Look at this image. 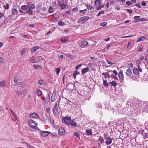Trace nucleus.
<instances>
[{
	"instance_id": "40",
	"label": "nucleus",
	"mask_w": 148,
	"mask_h": 148,
	"mask_svg": "<svg viewBox=\"0 0 148 148\" xmlns=\"http://www.w3.org/2000/svg\"><path fill=\"white\" fill-rule=\"evenodd\" d=\"M10 112L14 116V117H16V115L15 113V112L13 111L12 110H11Z\"/></svg>"
},
{
	"instance_id": "61",
	"label": "nucleus",
	"mask_w": 148,
	"mask_h": 148,
	"mask_svg": "<svg viewBox=\"0 0 148 148\" xmlns=\"http://www.w3.org/2000/svg\"><path fill=\"white\" fill-rule=\"evenodd\" d=\"M73 12H76L78 11V9L77 8H73Z\"/></svg>"
},
{
	"instance_id": "11",
	"label": "nucleus",
	"mask_w": 148,
	"mask_h": 148,
	"mask_svg": "<svg viewBox=\"0 0 148 148\" xmlns=\"http://www.w3.org/2000/svg\"><path fill=\"white\" fill-rule=\"evenodd\" d=\"M69 124L74 127H76L77 125V123L74 120H72L70 121Z\"/></svg>"
},
{
	"instance_id": "7",
	"label": "nucleus",
	"mask_w": 148,
	"mask_h": 148,
	"mask_svg": "<svg viewBox=\"0 0 148 148\" xmlns=\"http://www.w3.org/2000/svg\"><path fill=\"white\" fill-rule=\"evenodd\" d=\"M58 132L59 134L61 136L63 135L65 133L64 129L62 127L59 128Z\"/></svg>"
},
{
	"instance_id": "55",
	"label": "nucleus",
	"mask_w": 148,
	"mask_h": 148,
	"mask_svg": "<svg viewBox=\"0 0 148 148\" xmlns=\"http://www.w3.org/2000/svg\"><path fill=\"white\" fill-rule=\"evenodd\" d=\"M4 8L5 9H8L9 8V5L8 3H7L5 5H4Z\"/></svg>"
},
{
	"instance_id": "24",
	"label": "nucleus",
	"mask_w": 148,
	"mask_h": 148,
	"mask_svg": "<svg viewBox=\"0 0 148 148\" xmlns=\"http://www.w3.org/2000/svg\"><path fill=\"white\" fill-rule=\"evenodd\" d=\"M79 73H80L79 71H75L73 73V77L75 79L76 78V75L78 74H79Z\"/></svg>"
},
{
	"instance_id": "22",
	"label": "nucleus",
	"mask_w": 148,
	"mask_h": 148,
	"mask_svg": "<svg viewBox=\"0 0 148 148\" xmlns=\"http://www.w3.org/2000/svg\"><path fill=\"white\" fill-rule=\"evenodd\" d=\"M68 38V36L62 37L60 40V41L62 42H65L67 41Z\"/></svg>"
},
{
	"instance_id": "18",
	"label": "nucleus",
	"mask_w": 148,
	"mask_h": 148,
	"mask_svg": "<svg viewBox=\"0 0 148 148\" xmlns=\"http://www.w3.org/2000/svg\"><path fill=\"white\" fill-rule=\"evenodd\" d=\"M133 73L135 75H137L139 74V71L137 68H135L133 69Z\"/></svg>"
},
{
	"instance_id": "48",
	"label": "nucleus",
	"mask_w": 148,
	"mask_h": 148,
	"mask_svg": "<svg viewBox=\"0 0 148 148\" xmlns=\"http://www.w3.org/2000/svg\"><path fill=\"white\" fill-rule=\"evenodd\" d=\"M60 6L62 10L65 7V5L64 4H63L61 5H60Z\"/></svg>"
},
{
	"instance_id": "56",
	"label": "nucleus",
	"mask_w": 148,
	"mask_h": 148,
	"mask_svg": "<svg viewBox=\"0 0 148 148\" xmlns=\"http://www.w3.org/2000/svg\"><path fill=\"white\" fill-rule=\"evenodd\" d=\"M3 13L0 11V19L3 16Z\"/></svg>"
},
{
	"instance_id": "63",
	"label": "nucleus",
	"mask_w": 148,
	"mask_h": 148,
	"mask_svg": "<svg viewBox=\"0 0 148 148\" xmlns=\"http://www.w3.org/2000/svg\"><path fill=\"white\" fill-rule=\"evenodd\" d=\"M107 62L109 64L112 65L113 64L112 63L110 60H107Z\"/></svg>"
},
{
	"instance_id": "57",
	"label": "nucleus",
	"mask_w": 148,
	"mask_h": 148,
	"mask_svg": "<svg viewBox=\"0 0 148 148\" xmlns=\"http://www.w3.org/2000/svg\"><path fill=\"white\" fill-rule=\"evenodd\" d=\"M26 51V49L25 48H23L22 49L21 51V53L22 54L25 53Z\"/></svg>"
},
{
	"instance_id": "39",
	"label": "nucleus",
	"mask_w": 148,
	"mask_h": 148,
	"mask_svg": "<svg viewBox=\"0 0 148 148\" xmlns=\"http://www.w3.org/2000/svg\"><path fill=\"white\" fill-rule=\"evenodd\" d=\"M110 77L114 79H115L116 80H117L118 79V78L116 77V75H114L113 74H111L110 75Z\"/></svg>"
},
{
	"instance_id": "31",
	"label": "nucleus",
	"mask_w": 148,
	"mask_h": 148,
	"mask_svg": "<svg viewBox=\"0 0 148 148\" xmlns=\"http://www.w3.org/2000/svg\"><path fill=\"white\" fill-rule=\"evenodd\" d=\"M95 5L97 7L101 3L99 0H96L95 1Z\"/></svg>"
},
{
	"instance_id": "27",
	"label": "nucleus",
	"mask_w": 148,
	"mask_h": 148,
	"mask_svg": "<svg viewBox=\"0 0 148 148\" xmlns=\"http://www.w3.org/2000/svg\"><path fill=\"white\" fill-rule=\"evenodd\" d=\"M37 95L39 97L41 96L42 94V91L40 90V89H37Z\"/></svg>"
},
{
	"instance_id": "32",
	"label": "nucleus",
	"mask_w": 148,
	"mask_h": 148,
	"mask_svg": "<svg viewBox=\"0 0 148 148\" xmlns=\"http://www.w3.org/2000/svg\"><path fill=\"white\" fill-rule=\"evenodd\" d=\"M88 43V42L87 41L85 40L81 42L82 45L84 46H86Z\"/></svg>"
},
{
	"instance_id": "12",
	"label": "nucleus",
	"mask_w": 148,
	"mask_h": 148,
	"mask_svg": "<svg viewBox=\"0 0 148 148\" xmlns=\"http://www.w3.org/2000/svg\"><path fill=\"white\" fill-rule=\"evenodd\" d=\"M89 70V69L88 67L85 68L83 69L81 71L82 74H85L86 73L88 72Z\"/></svg>"
},
{
	"instance_id": "19",
	"label": "nucleus",
	"mask_w": 148,
	"mask_h": 148,
	"mask_svg": "<svg viewBox=\"0 0 148 148\" xmlns=\"http://www.w3.org/2000/svg\"><path fill=\"white\" fill-rule=\"evenodd\" d=\"M29 62L32 63H36V60L35 59L34 57L30 58L29 60Z\"/></svg>"
},
{
	"instance_id": "17",
	"label": "nucleus",
	"mask_w": 148,
	"mask_h": 148,
	"mask_svg": "<svg viewBox=\"0 0 148 148\" xmlns=\"http://www.w3.org/2000/svg\"><path fill=\"white\" fill-rule=\"evenodd\" d=\"M6 86L5 82L4 81H0V86L2 88H5Z\"/></svg>"
},
{
	"instance_id": "35",
	"label": "nucleus",
	"mask_w": 148,
	"mask_h": 148,
	"mask_svg": "<svg viewBox=\"0 0 148 148\" xmlns=\"http://www.w3.org/2000/svg\"><path fill=\"white\" fill-rule=\"evenodd\" d=\"M86 133L88 135H90L92 134V132L91 130H86Z\"/></svg>"
},
{
	"instance_id": "49",
	"label": "nucleus",
	"mask_w": 148,
	"mask_h": 148,
	"mask_svg": "<svg viewBox=\"0 0 148 148\" xmlns=\"http://www.w3.org/2000/svg\"><path fill=\"white\" fill-rule=\"evenodd\" d=\"M86 7H87V9L88 10H91L92 8V7L89 4V5H87Z\"/></svg>"
},
{
	"instance_id": "6",
	"label": "nucleus",
	"mask_w": 148,
	"mask_h": 148,
	"mask_svg": "<svg viewBox=\"0 0 148 148\" xmlns=\"http://www.w3.org/2000/svg\"><path fill=\"white\" fill-rule=\"evenodd\" d=\"M29 117L32 119H38L39 118V116L36 113L34 112L31 114L29 115Z\"/></svg>"
},
{
	"instance_id": "1",
	"label": "nucleus",
	"mask_w": 148,
	"mask_h": 148,
	"mask_svg": "<svg viewBox=\"0 0 148 148\" xmlns=\"http://www.w3.org/2000/svg\"><path fill=\"white\" fill-rule=\"evenodd\" d=\"M148 105V102L145 101L143 105L142 103H135V106L136 107L137 110L139 111L142 110V111L145 112V109L146 108V107Z\"/></svg>"
},
{
	"instance_id": "13",
	"label": "nucleus",
	"mask_w": 148,
	"mask_h": 148,
	"mask_svg": "<svg viewBox=\"0 0 148 148\" xmlns=\"http://www.w3.org/2000/svg\"><path fill=\"white\" fill-rule=\"evenodd\" d=\"M39 48L40 47L39 46H36L31 48L30 50L31 52L34 53L35 52L37 49Z\"/></svg>"
},
{
	"instance_id": "59",
	"label": "nucleus",
	"mask_w": 148,
	"mask_h": 148,
	"mask_svg": "<svg viewBox=\"0 0 148 148\" xmlns=\"http://www.w3.org/2000/svg\"><path fill=\"white\" fill-rule=\"evenodd\" d=\"M136 64L138 65L141 64V62L140 60H138L136 61Z\"/></svg>"
},
{
	"instance_id": "38",
	"label": "nucleus",
	"mask_w": 148,
	"mask_h": 148,
	"mask_svg": "<svg viewBox=\"0 0 148 148\" xmlns=\"http://www.w3.org/2000/svg\"><path fill=\"white\" fill-rule=\"evenodd\" d=\"M104 12L103 10H102L100 11L99 13L97 14L96 16H98L100 15L101 14H104Z\"/></svg>"
},
{
	"instance_id": "53",
	"label": "nucleus",
	"mask_w": 148,
	"mask_h": 148,
	"mask_svg": "<svg viewBox=\"0 0 148 148\" xmlns=\"http://www.w3.org/2000/svg\"><path fill=\"white\" fill-rule=\"evenodd\" d=\"M51 101L52 102H55L56 101V99L55 97H53V96L51 97Z\"/></svg>"
},
{
	"instance_id": "36",
	"label": "nucleus",
	"mask_w": 148,
	"mask_h": 148,
	"mask_svg": "<svg viewBox=\"0 0 148 148\" xmlns=\"http://www.w3.org/2000/svg\"><path fill=\"white\" fill-rule=\"evenodd\" d=\"M110 83L112 86L114 87L116 86L117 85L115 81H112V82H110Z\"/></svg>"
},
{
	"instance_id": "44",
	"label": "nucleus",
	"mask_w": 148,
	"mask_h": 148,
	"mask_svg": "<svg viewBox=\"0 0 148 148\" xmlns=\"http://www.w3.org/2000/svg\"><path fill=\"white\" fill-rule=\"evenodd\" d=\"M56 73L58 74L60 72V69L59 68H56Z\"/></svg>"
},
{
	"instance_id": "62",
	"label": "nucleus",
	"mask_w": 148,
	"mask_h": 148,
	"mask_svg": "<svg viewBox=\"0 0 148 148\" xmlns=\"http://www.w3.org/2000/svg\"><path fill=\"white\" fill-rule=\"evenodd\" d=\"M4 59L1 57H0V62H4Z\"/></svg>"
},
{
	"instance_id": "52",
	"label": "nucleus",
	"mask_w": 148,
	"mask_h": 148,
	"mask_svg": "<svg viewBox=\"0 0 148 148\" xmlns=\"http://www.w3.org/2000/svg\"><path fill=\"white\" fill-rule=\"evenodd\" d=\"M107 23L106 22H103V23H101V24L100 25L101 26H102L103 27H104V26H105L106 25H107Z\"/></svg>"
},
{
	"instance_id": "29",
	"label": "nucleus",
	"mask_w": 148,
	"mask_h": 148,
	"mask_svg": "<svg viewBox=\"0 0 148 148\" xmlns=\"http://www.w3.org/2000/svg\"><path fill=\"white\" fill-rule=\"evenodd\" d=\"M53 111L54 114L56 115H58L59 113L57 108H53Z\"/></svg>"
},
{
	"instance_id": "21",
	"label": "nucleus",
	"mask_w": 148,
	"mask_h": 148,
	"mask_svg": "<svg viewBox=\"0 0 148 148\" xmlns=\"http://www.w3.org/2000/svg\"><path fill=\"white\" fill-rule=\"evenodd\" d=\"M126 74L127 76L130 77L132 74V72L130 69H128L126 71Z\"/></svg>"
},
{
	"instance_id": "8",
	"label": "nucleus",
	"mask_w": 148,
	"mask_h": 148,
	"mask_svg": "<svg viewBox=\"0 0 148 148\" xmlns=\"http://www.w3.org/2000/svg\"><path fill=\"white\" fill-rule=\"evenodd\" d=\"M46 100L45 101H44L43 102V104L44 105H45L50 100V96L49 94H47V96H46Z\"/></svg>"
},
{
	"instance_id": "43",
	"label": "nucleus",
	"mask_w": 148,
	"mask_h": 148,
	"mask_svg": "<svg viewBox=\"0 0 148 148\" xmlns=\"http://www.w3.org/2000/svg\"><path fill=\"white\" fill-rule=\"evenodd\" d=\"M74 135L75 136L79 138H80L79 135L78 133L76 132H75L74 134Z\"/></svg>"
},
{
	"instance_id": "9",
	"label": "nucleus",
	"mask_w": 148,
	"mask_h": 148,
	"mask_svg": "<svg viewBox=\"0 0 148 148\" xmlns=\"http://www.w3.org/2000/svg\"><path fill=\"white\" fill-rule=\"evenodd\" d=\"M41 134L43 137H46L48 136L50 132L48 131H41Z\"/></svg>"
},
{
	"instance_id": "16",
	"label": "nucleus",
	"mask_w": 148,
	"mask_h": 148,
	"mask_svg": "<svg viewBox=\"0 0 148 148\" xmlns=\"http://www.w3.org/2000/svg\"><path fill=\"white\" fill-rule=\"evenodd\" d=\"M112 140L111 138H108L106 139L105 142V143L107 145H109L110 144L112 143Z\"/></svg>"
},
{
	"instance_id": "2",
	"label": "nucleus",
	"mask_w": 148,
	"mask_h": 148,
	"mask_svg": "<svg viewBox=\"0 0 148 148\" xmlns=\"http://www.w3.org/2000/svg\"><path fill=\"white\" fill-rule=\"evenodd\" d=\"M28 123L29 125L32 128L37 129L38 128L37 126V124L34 120L32 119H30Z\"/></svg>"
},
{
	"instance_id": "60",
	"label": "nucleus",
	"mask_w": 148,
	"mask_h": 148,
	"mask_svg": "<svg viewBox=\"0 0 148 148\" xmlns=\"http://www.w3.org/2000/svg\"><path fill=\"white\" fill-rule=\"evenodd\" d=\"M46 110L48 113H49L50 112V109L49 108L47 107L46 109Z\"/></svg>"
},
{
	"instance_id": "5",
	"label": "nucleus",
	"mask_w": 148,
	"mask_h": 148,
	"mask_svg": "<svg viewBox=\"0 0 148 148\" xmlns=\"http://www.w3.org/2000/svg\"><path fill=\"white\" fill-rule=\"evenodd\" d=\"M15 92L18 95H24L26 94L27 90H26L24 89L21 90H16V91Z\"/></svg>"
},
{
	"instance_id": "20",
	"label": "nucleus",
	"mask_w": 148,
	"mask_h": 148,
	"mask_svg": "<svg viewBox=\"0 0 148 148\" xmlns=\"http://www.w3.org/2000/svg\"><path fill=\"white\" fill-rule=\"evenodd\" d=\"M28 6L29 7V8L31 9H34L35 8V6L33 4L29 3L28 5Z\"/></svg>"
},
{
	"instance_id": "23",
	"label": "nucleus",
	"mask_w": 148,
	"mask_h": 148,
	"mask_svg": "<svg viewBox=\"0 0 148 148\" xmlns=\"http://www.w3.org/2000/svg\"><path fill=\"white\" fill-rule=\"evenodd\" d=\"M134 19L135 21V22H139L140 21V16H135L134 18Z\"/></svg>"
},
{
	"instance_id": "46",
	"label": "nucleus",
	"mask_w": 148,
	"mask_h": 148,
	"mask_svg": "<svg viewBox=\"0 0 148 148\" xmlns=\"http://www.w3.org/2000/svg\"><path fill=\"white\" fill-rule=\"evenodd\" d=\"M113 72L114 74L115 75H117V74H118L117 72L116 71V70H114L113 71H112L111 70H110L109 71H108L109 72Z\"/></svg>"
},
{
	"instance_id": "14",
	"label": "nucleus",
	"mask_w": 148,
	"mask_h": 148,
	"mask_svg": "<svg viewBox=\"0 0 148 148\" xmlns=\"http://www.w3.org/2000/svg\"><path fill=\"white\" fill-rule=\"evenodd\" d=\"M27 8H28V6L24 5L21 6V10L23 12H25V11H27Z\"/></svg>"
},
{
	"instance_id": "51",
	"label": "nucleus",
	"mask_w": 148,
	"mask_h": 148,
	"mask_svg": "<svg viewBox=\"0 0 148 148\" xmlns=\"http://www.w3.org/2000/svg\"><path fill=\"white\" fill-rule=\"evenodd\" d=\"M126 4L128 6H130L132 5V3L130 2V1H127L126 2Z\"/></svg>"
},
{
	"instance_id": "25",
	"label": "nucleus",
	"mask_w": 148,
	"mask_h": 148,
	"mask_svg": "<svg viewBox=\"0 0 148 148\" xmlns=\"http://www.w3.org/2000/svg\"><path fill=\"white\" fill-rule=\"evenodd\" d=\"M102 74L104 76L105 78H106L107 77L109 78L110 76V75L109 74L108 72H103Z\"/></svg>"
},
{
	"instance_id": "33",
	"label": "nucleus",
	"mask_w": 148,
	"mask_h": 148,
	"mask_svg": "<svg viewBox=\"0 0 148 148\" xmlns=\"http://www.w3.org/2000/svg\"><path fill=\"white\" fill-rule=\"evenodd\" d=\"M103 84L105 87H107L109 85V84L107 82V81L106 80H103Z\"/></svg>"
},
{
	"instance_id": "47",
	"label": "nucleus",
	"mask_w": 148,
	"mask_h": 148,
	"mask_svg": "<svg viewBox=\"0 0 148 148\" xmlns=\"http://www.w3.org/2000/svg\"><path fill=\"white\" fill-rule=\"evenodd\" d=\"M38 83L41 85L43 84H44L43 80L42 79L39 80L38 81Z\"/></svg>"
},
{
	"instance_id": "15",
	"label": "nucleus",
	"mask_w": 148,
	"mask_h": 148,
	"mask_svg": "<svg viewBox=\"0 0 148 148\" xmlns=\"http://www.w3.org/2000/svg\"><path fill=\"white\" fill-rule=\"evenodd\" d=\"M146 39V38L145 36H141L138 38V40L136 41V42H139L141 41Z\"/></svg>"
},
{
	"instance_id": "3",
	"label": "nucleus",
	"mask_w": 148,
	"mask_h": 148,
	"mask_svg": "<svg viewBox=\"0 0 148 148\" xmlns=\"http://www.w3.org/2000/svg\"><path fill=\"white\" fill-rule=\"evenodd\" d=\"M89 19L88 16H85L80 18L77 21L78 23H83L86 22Z\"/></svg>"
},
{
	"instance_id": "4",
	"label": "nucleus",
	"mask_w": 148,
	"mask_h": 148,
	"mask_svg": "<svg viewBox=\"0 0 148 148\" xmlns=\"http://www.w3.org/2000/svg\"><path fill=\"white\" fill-rule=\"evenodd\" d=\"M27 11H25V12H23L21 10H20L19 11L21 13H22L24 14L28 13L29 14L32 15L33 14V12L31 10V9L29 8V7H28V8H27Z\"/></svg>"
},
{
	"instance_id": "26",
	"label": "nucleus",
	"mask_w": 148,
	"mask_h": 148,
	"mask_svg": "<svg viewBox=\"0 0 148 148\" xmlns=\"http://www.w3.org/2000/svg\"><path fill=\"white\" fill-rule=\"evenodd\" d=\"M36 60L37 63L41 61L42 60V58L41 56H38L36 58Z\"/></svg>"
},
{
	"instance_id": "41",
	"label": "nucleus",
	"mask_w": 148,
	"mask_h": 148,
	"mask_svg": "<svg viewBox=\"0 0 148 148\" xmlns=\"http://www.w3.org/2000/svg\"><path fill=\"white\" fill-rule=\"evenodd\" d=\"M49 12L50 13L53 12V8H52L51 7H50L49 8Z\"/></svg>"
},
{
	"instance_id": "10",
	"label": "nucleus",
	"mask_w": 148,
	"mask_h": 148,
	"mask_svg": "<svg viewBox=\"0 0 148 148\" xmlns=\"http://www.w3.org/2000/svg\"><path fill=\"white\" fill-rule=\"evenodd\" d=\"M118 77L121 80H123L124 75L122 73V71L121 70L118 74Z\"/></svg>"
},
{
	"instance_id": "50",
	"label": "nucleus",
	"mask_w": 148,
	"mask_h": 148,
	"mask_svg": "<svg viewBox=\"0 0 148 148\" xmlns=\"http://www.w3.org/2000/svg\"><path fill=\"white\" fill-rule=\"evenodd\" d=\"M62 122L63 123H64L65 124L67 125H69V124L68 122L66 120H62Z\"/></svg>"
},
{
	"instance_id": "37",
	"label": "nucleus",
	"mask_w": 148,
	"mask_h": 148,
	"mask_svg": "<svg viewBox=\"0 0 148 148\" xmlns=\"http://www.w3.org/2000/svg\"><path fill=\"white\" fill-rule=\"evenodd\" d=\"M27 144V148H35L34 147L31 145L30 144L25 143Z\"/></svg>"
},
{
	"instance_id": "42",
	"label": "nucleus",
	"mask_w": 148,
	"mask_h": 148,
	"mask_svg": "<svg viewBox=\"0 0 148 148\" xmlns=\"http://www.w3.org/2000/svg\"><path fill=\"white\" fill-rule=\"evenodd\" d=\"M18 77L17 76H15L14 78V81L15 82H17L18 81Z\"/></svg>"
},
{
	"instance_id": "45",
	"label": "nucleus",
	"mask_w": 148,
	"mask_h": 148,
	"mask_svg": "<svg viewBox=\"0 0 148 148\" xmlns=\"http://www.w3.org/2000/svg\"><path fill=\"white\" fill-rule=\"evenodd\" d=\"M41 66L40 65H38L35 64H34L33 65V68L35 69H38V68Z\"/></svg>"
},
{
	"instance_id": "28",
	"label": "nucleus",
	"mask_w": 148,
	"mask_h": 148,
	"mask_svg": "<svg viewBox=\"0 0 148 148\" xmlns=\"http://www.w3.org/2000/svg\"><path fill=\"white\" fill-rule=\"evenodd\" d=\"M58 25L60 26H63L65 25L64 22H63L62 20H60L58 23Z\"/></svg>"
},
{
	"instance_id": "54",
	"label": "nucleus",
	"mask_w": 148,
	"mask_h": 148,
	"mask_svg": "<svg viewBox=\"0 0 148 148\" xmlns=\"http://www.w3.org/2000/svg\"><path fill=\"white\" fill-rule=\"evenodd\" d=\"M49 120L50 121V123L52 124H53L54 123V121L52 119L50 118L49 119Z\"/></svg>"
},
{
	"instance_id": "30",
	"label": "nucleus",
	"mask_w": 148,
	"mask_h": 148,
	"mask_svg": "<svg viewBox=\"0 0 148 148\" xmlns=\"http://www.w3.org/2000/svg\"><path fill=\"white\" fill-rule=\"evenodd\" d=\"M12 14L13 15H16L17 14L18 12L16 9H14L12 10Z\"/></svg>"
},
{
	"instance_id": "58",
	"label": "nucleus",
	"mask_w": 148,
	"mask_h": 148,
	"mask_svg": "<svg viewBox=\"0 0 148 148\" xmlns=\"http://www.w3.org/2000/svg\"><path fill=\"white\" fill-rule=\"evenodd\" d=\"M126 10L130 14L131 13L133 12V10H132L130 9H127Z\"/></svg>"
},
{
	"instance_id": "64",
	"label": "nucleus",
	"mask_w": 148,
	"mask_h": 148,
	"mask_svg": "<svg viewBox=\"0 0 148 148\" xmlns=\"http://www.w3.org/2000/svg\"><path fill=\"white\" fill-rule=\"evenodd\" d=\"M146 107V108H145V112H148V105H147V106Z\"/></svg>"
},
{
	"instance_id": "34",
	"label": "nucleus",
	"mask_w": 148,
	"mask_h": 148,
	"mask_svg": "<svg viewBox=\"0 0 148 148\" xmlns=\"http://www.w3.org/2000/svg\"><path fill=\"white\" fill-rule=\"evenodd\" d=\"M98 140L101 143H102L104 142V140L102 137L101 136H99Z\"/></svg>"
}]
</instances>
